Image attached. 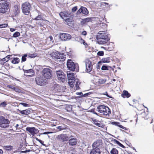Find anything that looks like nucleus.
<instances>
[{"mask_svg":"<svg viewBox=\"0 0 154 154\" xmlns=\"http://www.w3.org/2000/svg\"><path fill=\"white\" fill-rule=\"evenodd\" d=\"M10 8V3L6 0H2L0 1V13H5Z\"/></svg>","mask_w":154,"mask_h":154,"instance_id":"7ed1b4c3","label":"nucleus"},{"mask_svg":"<svg viewBox=\"0 0 154 154\" xmlns=\"http://www.w3.org/2000/svg\"><path fill=\"white\" fill-rule=\"evenodd\" d=\"M4 148L6 150H10L13 149V146L11 145L5 146H4Z\"/></svg>","mask_w":154,"mask_h":154,"instance_id":"f704fd0d","label":"nucleus"},{"mask_svg":"<svg viewBox=\"0 0 154 154\" xmlns=\"http://www.w3.org/2000/svg\"><path fill=\"white\" fill-rule=\"evenodd\" d=\"M35 20H42V16L40 15H38L34 19Z\"/></svg>","mask_w":154,"mask_h":154,"instance_id":"37998d69","label":"nucleus"},{"mask_svg":"<svg viewBox=\"0 0 154 154\" xmlns=\"http://www.w3.org/2000/svg\"><path fill=\"white\" fill-rule=\"evenodd\" d=\"M88 13V11L86 8L82 6L77 11L76 14L79 15L82 13L85 15H87Z\"/></svg>","mask_w":154,"mask_h":154,"instance_id":"2eb2a0df","label":"nucleus"},{"mask_svg":"<svg viewBox=\"0 0 154 154\" xmlns=\"http://www.w3.org/2000/svg\"><path fill=\"white\" fill-rule=\"evenodd\" d=\"M115 45L112 42H110L105 47L104 49L109 51L113 50L114 48Z\"/></svg>","mask_w":154,"mask_h":154,"instance_id":"aec40b11","label":"nucleus"},{"mask_svg":"<svg viewBox=\"0 0 154 154\" xmlns=\"http://www.w3.org/2000/svg\"><path fill=\"white\" fill-rule=\"evenodd\" d=\"M116 140V143H117V144H118L119 145V143H120V142Z\"/></svg>","mask_w":154,"mask_h":154,"instance_id":"338daca9","label":"nucleus"},{"mask_svg":"<svg viewBox=\"0 0 154 154\" xmlns=\"http://www.w3.org/2000/svg\"><path fill=\"white\" fill-rule=\"evenodd\" d=\"M67 66L68 69L71 71H75L77 72L79 70L78 64L77 63H74L72 60L69 59L67 62Z\"/></svg>","mask_w":154,"mask_h":154,"instance_id":"39448f33","label":"nucleus"},{"mask_svg":"<svg viewBox=\"0 0 154 154\" xmlns=\"http://www.w3.org/2000/svg\"><path fill=\"white\" fill-rule=\"evenodd\" d=\"M103 144L102 141L101 140L98 139L94 141L92 144L93 149H100V148L102 146Z\"/></svg>","mask_w":154,"mask_h":154,"instance_id":"f8f14e48","label":"nucleus"},{"mask_svg":"<svg viewBox=\"0 0 154 154\" xmlns=\"http://www.w3.org/2000/svg\"><path fill=\"white\" fill-rule=\"evenodd\" d=\"M106 81V80L105 79H99L98 82L99 84L100 85H101L105 83Z\"/></svg>","mask_w":154,"mask_h":154,"instance_id":"72a5a7b5","label":"nucleus"},{"mask_svg":"<svg viewBox=\"0 0 154 154\" xmlns=\"http://www.w3.org/2000/svg\"><path fill=\"white\" fill-rule=\"evenodd\" d=\"M111 124H112V125H115L116 126H118L119 128H121L123 129L126 130V128L123 126L122 125H120V123L115 122H111Z\"/></svg>","mask_w":154,"mask_h":154,"instance_id":"bb28decb","label":"nucleus"},{"mask_svg":"<svg viewBox=\"0 0 154 154\" xmlns=\"http://www.w3.org/2000/svg\"><path fill=\"white\" fill-rule=\"evenodd\" d=\"M11 56V55H8L7 56H6V57H5V59L6 62L10 60Z\"/></svg>","mask_w":154,"mask_h":154,"instance_id":"8fccbe9b","label":"nucleus"},{"mask_svg":"<svg viewBox=\"0 0 154 154\" xmlns=\"http://www.w3.org/2000/svg\"><path fill=\"white\" fill-rule=\"evenodd\" d=\"M35 79L36 84L41 86L45 85L47 83V80L44 79L43 77L41 76H37Z\"/></svg>","mask_w":154,"mask_h":154,"instance_id":"9d476101","label":"nucleus"},{"mask_svg":"<svg viewBox=\"0 0 154 154\" xmlns=\"http://www.w3.org/2000/svg\"><path fill=\"white\" fill-rule=\"evenodd\" d=\"M92 18L91 17H87L83 19L81 21V23L82 24H85L91 21Z\"/></svg>","mask_w":154,"mask_h":154,"instance_id":"393cba45","label":"nucleus"},{"mask_svg":"<svg viewBox=\"0 0 154 154\" xmlns=\"http://www.w3.org/2000/svg\"><path fill=\"white\" fill-rule=\"evenodd\" d=\"M121 96L123 98H129L131 96V95L127 91L124 90L122 93L121 94Z\"/></svg>","mask_w":154,"mask_h":154,"instance_id":"4be33fe9","label":"nucleus"},{"mask_svg":"<svg viewBox=\"0 0 154 154\" xmlns=\"http://www.w3.org/2000/svg\"><path fill=\"white\" fill-rule=\"evenodd\" d=\"M87 34V32L85 31H84L82 32V34L84 35H86Z\"/></svg>","mask_w":154,"mask_h":154,"instance_id":"4d7b16f0","label":"nucleus"},{"mask_svg":"<svg viewBox=\"0 0 154 154\" xmlns=\"http://www.w3.org/2000/svg\"><path fill=\"white\" fill-rule=\"evenodd\" d=\"M75 87H76V90H77L79 89L80 88L79 85L81 83V82H80L79 80L78 79H76L75 80Z\"/></svg>","mask_w":154,"mask_h":154,"instance_id":"c756f323","label":"nucleus"},{"mask_svg":"<svg viewBox=\"0 0 154 154\" xmlns=\"http://www.w3.org/2000/svg\"><path fill=\"white\" fill-rule=\"evenodd\" d=\"M69 139V137L66 134H60L57 137V140L62 142L67 141Z\"/></svg>","mask_w":154,"mask_h":154,"instance_id":"ddd939ff","label":"nucleus"},{"mask_svg":"<svg viewBox=\"0 0 154 154\" xmlns=\"http://www.w3.org/2000/svg\"><path fill=\"white\" fill-rule=\"evenodd\" d=\"M20 104L22 105L24 107H29V104L24 103H20Z\"/></svg>","mask_w":154,"mask_h":154,"instance_id":"09e8293b","label":"nucleus"},{"mask_svg":"<svg viewBox=\"0 0 154 154\" xmlns=\"http://www.w3.org/2000/svg\"><path fill=\"white\" fill-rule=\"evenodd\" d=\"M49 38H50L51 40H53V37L51 36H49Z\"/></svg>","mask_w":154,"mask_h":154,"instance_id":"69168bd1","label":"nucleus"},{"mask_svg":"<svg viewBox=\"0 0 154 154\" xmlns=\"http://www.w3.org/2000/svg\"><path fill=\"white\" fill-rule=\"evenodd\" d=\"M9 120L3 116H0V127L5 128L8 127L10 123Z\"/></svg>","mask_w":154,"mask_h":154,"instance_id":"6e6552de","label":"nucleus"},{"mask_svg":"<svg viewBox=\"0 0 154 154\" xmlns=\"http://www.w3.org/2000/svg\"><path fill=\"white\" fill-rule=\"evenodd\" d=\"M7 87L8 88L12 89V90H14L15 91H17V89H16V88L14 87L12 85H8L7 86Z\"/></svg>","mask_w":154,"mask_h":154,"instance_id":"79ce46f5","label":"nucleus"},{"mask_svg":"<svg viewBox=\"0 0 154 154\" xmlns=\"http://www.w3.org/2000/svg\"><path fill=\"white\" fill-rule=\"evenodd\" d=\"M77 9V6H75L73 7L72 9V12H75V11Z\"/></svg>","mask_w":154,"mask_h":154,"instance_id":"5fc2aeb1","label":"nucleus"},{"mask_svg":"<svg viewBox=\"0 0 154 154\" xmlns=\"http://www.w3.org/2000/svg\"><path fill=\"white\" fill-rule=\"evenodd\" d=\"M60 37L62 40L66 41L69 40L71 36L69 34L63 33L60 34Z\"/></svg>","mask_w":154,"mask_h":154,"instance_id":"f3484780","label":"nucleus"},{"mask_svg":"<svg viewBox=\"0 0 154 154\" xmlns=\"http://www.w3.org/2000/svg\"><path fill=\"white\" fill-rule=\"evenodd\" d=\"M7 104V102L6 101H4L0 104V106L3 107H6Z\"/></svg>","mask_w":154,"mask_h":154,"instance_id":"c03bdc74","label":"nucleus"},{"mask_svg":"<svg viewBox=\"0 0 154 154\" xmlns=\"http://www.w3.org/2000/svg\"><path fill=\"white\" fill-rule=\"evenodd\" d=\"M108 3H103V5H108Z\"/></svg>","mask_w":154,"mask_h":154,"instance_id":"0e129e2a","label":"nucleus"},{"mask_svg":"<svg viewBox=\"0 0 154 154\" xmlns=\"http://www.w3.org/2000/svg\"><path fill=\"white\" fill-rule=\"evenodd\" d=\"M86 65V71L87 72H90L93 68L91 61L89 59H86L85 61Z\"/></svg>","mask_w":154,"mask_h":154,"instance_id":"9b49d317","label":"nucleus"},{"mask_svg":"<svg viewBox=\"0 0 154 154\" xmlns=\"http://www.w3.org/2000/svg\"><path fill=\"white\" fill-rule=\"evenodd\" d=\"M11 62L14 64H17L19 63L20 59L18 57H14L10 59Z\"/></svg>","mask_w":154,"mask_h":154,"instance_id":"a878e982","label":"nucleus"},{"mask_svg":"<svg viewBox=\"0 0 154 154\" xmlns=\"http://www.w3.org/2000/svg\"><path fill=\"white\" fill-rule=\"evenodd\" d=\"M75 74L73 73H67V78L68 81H75L76 79L75 77Z\"/></svg>","mask_w":154,"mask_h":154,"instance_id":"412c9836","label":"nucleus"},{"mask_svg":"<svg viewBox=\"0 0 154 154\" xmlns=\"http://www.w3.org/2000/svg\"><path fill=\"white\" fill-rule=\"evenodd\" d=\"M27 54H25L22 57L21 59V60L22 62H24L26 60V57H27Z\"/></svg>","mask_w":154,"mask_h":154,"instance_id":"a19ab883","label":"nucleus"},{"mask_svg":"<svg viewBox=\"0 0 154 154\" xmlns=\"http://www.w3.org/2000/svg\"><path fill=\"white\" fill-rule=\"evenodd\" d=\"M119 146H120V147H122V148H125V146L120 143H119Z\"/></svg>","mask_w":154,"mask_h":154,"instance_id":"13d9d810","label":"nucleus"},{"mask_svg":"<svg viewBox=\"0 0 154 154\" xmlns=\"http://www.w3.org/2000/svg\"><path fill=\"white\" fill-rule=\"evenodd\" d=\"M101 69L103 70H106L108 69V67L106 66L103 65L101 67Z\"/></svg>","mask_w":154,"mask_h":154,"instance_id":"49530a36","label":"nucleus"},{"mask_svg":"<svg viewBox=\"0 0 154 154\" xmlns=\"http://www.w3.org/2000/svg\"><path fill=\"white\" fill-rule=\"evenodd\" d=\"M26 130L30 133L32 135L34 136L38 132V129L35 127H27L26 128Z\"/></svg>","mask_w":154,"mask_h":154,"instance_id":"dca6fc26","label":"nucleus"},{"mask_svg":"<svg viewBox=\"0 0 154 154\" xmlns=\"http://www.w3.org/2000/svg\"><path fill=\"white\" fill-rule=\"evenodd\" d=\"M20 6L19 5H15L14 6L13 11L14 15L16 16L18 15L20 12Z\"/></svg>","mask_w":154,"mask_h":154,"instance_id":"a211bd4d","label":"nucleus"},{"mask_svg":"<svg viewBox=\"0 0 154 154\" xmlns=\"http://www.w3.org/2000/svg\"><path fill=\"white\" fill-rule=\"evenodd\" d=\"M52 71L48 68H44L41 73L45 79H50L52 76Z\"/></svg>","mask_w":154,"mask_h":154,"instance_id":"423d86ee","label":"nucleus"},{"mask_svg":"<svg viewBox=\"0 0 154 154\" xmlns=\"http://www.w3.org/2000/svg\"><path fill=\"white\" fill-rule=\"evenodd\" d=\"M91 112L94 114H96L97 116H98V114L95 111L94 109L93 110L91 111Z\"/></svg>","mask_w":154,"mask_h":154,"instance_id":"bf43d9fd","label":"nucleus"},{"mask_svg":"<svg viewBox=\"0 0 154 154\" xmlns=\"http://www.w3.org/2000/svg\"><path fill=\"white\" fill-rule=\"evenodd\" d=\"M90 154H101L100 149H92L90 152Z\"/></svg>","mask_w":154,"mask_h":154,"instance_id":"b1692460","label":"nucleus"},{"mask_svg":"<svg viewBox=\"0 0 154 154\" xmlns=\"http://www.w3.org/2000/svg\"><path fill=\"white\" fill-rule=\"evenodd\" d=\"M66 109L68 112H70L72 110V108L71 106L67 105L66 106Z\"/></svg>","mask_w":154,"mask_h":154,"instance_id":"58836bf2","label":"nucleus"},{"mask_svg":"<svg viewBox=\"0 0 154 154\" xmlns=\"http://www.w3.org/2000/svg\"><path fill=\"white\" fill-rule=\"evenodd\" d=\"M27 56L28 57H30L31 58H35L37 56V54L36 53H33V54H30L29 53L28 54H27Z\"/></svg>","mask_w":154,"mask_h":154,"instance_id":"c9c22d12","label":"nucleus"},{"mask_svg":"<svg viewBox=\"0 0 154 154\" xmlns=\"http://www.w3.org/2000/svg\"><path fill=\"white\" fill-rule=\"evenodd\" d=\"M64 21L67 25L69 26H70L71 24V22L72 21V19L69 18H66L65 19H64Z\"/></svg>","mask_w":154,"mask_h":154,"instance_id":"c85d7f7f","label":"nucleus"},{"mask_svg":"<svg viewBox=\"0 0 154 154\" xmlns=\"http://www.w3.org/2000/svg\"><path fill=\"white\" fill-rule=\"evenodd\" d=\"M110 154H119L118 150L115 148H113L110 152Z\"/></svg>","mask_w":154,"mask_h":154,"instance_id":"2f4dec72","label":"nucleus"},{"mask_svg":"<svg viewBox=\"0 0 154 154\" xmlns=\"http://www.w3.org/2000/svg\"><path fill=\"white\" fill-rule=\"evenodd\" d=\"M65 56V55L60 54L58 52H53L52 54L53 58L58 62H63L64 61L66 58Z\"/></svg>","mask_w":154,"mask_h":154,"instance_id":"20e7f679","label":"nucleus"},{"mask_svg":"<svg viewBox=\"0 0 154 154\" xmlns=\"http://www.w3.org/2000/svg\"><path fill=\"white\" fill-rule=\"evenodd\" d=\"M36 140L37 141H38V142H39L40 143H41L42 145H44V142L42 140H41L39 139H38V138H36Z\"/></svg>","mask_w":154,"mask_h":154,"instance_id":"603ef678","label":"nucleus"},{"mask_svg":"<svg viewBox=\"0 0 154 154\" xmlns=\"http://www.w3.org/2000/svg\"><path fill=\"white\" fill-rule=\"evenodd\" d=\"M92 119L93 122L94 124H95H95H96V123H97L99 121H98L96 119Z\"/></svg>","mask_w":154,"mask_h":154,"instance_id":"6e6d98bb","label":"nucleus"},{"mask_svg":"<svg viewBox=\"0 0 154 154\" xmlns=\"http://www.w3.org/2000/svg\"><path fill=\"white\" fill-rule=\"evenodd\" d=\"M31 8L30 4L28 2H26L22 5V10L23 12L25 15H28L30 13V10Z\"/></svg>","mask_w":154,"mask_h":154,"instance_id":"0eeeda50","label":"nucleus"},{"mask_svg":"<svg viewBox=\"0 0 154 154\" xmlns=\"http://www.w3.org/2000/svg\"><path fill=\"white\" fill-rule=\"evenodd\" d=\"M29 151H30L29 150H26L25 151H21V152H22V153H26L27 152H28Z\"/></svg>","mask_w":154,"mask_h":154,"instance_id":"052dcab7","label":"nucleus"},{"mask_svg":"<svg viewBox=\"0 0 154 154\" xmlns=\"http://www.w3.org/2000/svg\"><path fill=\"white\" fill-rule=\"evenodd\" d=\"M8 24L6 23H4L0 25V26L1 28H5L7 26Z\"/></svg>","mask_w":154,"mask_h":154,"instance_id":"3c124183","label":"nucleus"},{"mask_svg":"<svg viewBox=\"0 0 154 154\" xmlns=\"http://www.w3.org/2000/svg\"><path fill=\"white\" fill-rule=\"evenodd\" d=\"M75 81H68V83L70 86V87L73 88L74 86L75 85Z\"/></svg>","mask_w":154,"mask_h":154,"instance_id":"4c0bfd02","label":"nucleus"},{"mask_svg":"<svg viewBox=\"0 0 154 154\" xmlns=\"http://www.w3.org/2000/svg\"><path fill=\"white\" fill-rule=\"evenodd\" d=\"M95 125L97 126L102 128H103L105 126V125L102 123L100 121H98L97 123L95 124Z\"/></svg>","mask_w":154,"mask_h":154,"instance_id":"473e14b6","label":"nucleus"},{"mask_svg":"<svg viewBox=\"0 0 154 154\" xmlns=\"http://www.w3.org/2000/svg\"><path fill=\"white\" fill-rule=\"evenodd\" d=\"M18 126H19V125H18V124H17L15 126V127H16V128H17V127H18Z\"/></svg>","mask_w":154,"mask_h":154,"instance_id":"774afa93","label":"nucleus"},{"mask_svg":"<svg viewBox=\"0 0 154 154\" xmlns=\"http://www.w3.org/2000/svg\"><path fill=\"white\" fill-rule=\"evenodd\" d=\"M20 35V33L18 32H16L13 35V37L14 38L17 37Z\"/></svg>","mask_w":154,"mask_h":154,"instance_id":"ea45409f","label":"nucleus"},{"mask_svg":"<svg viewBox=\"0 0 154 154\" xmlns=\"http://www.w3.org/2000/svg\"><path fill=\"white\" fill-rule=\"evenodd\" d=\"M97 109L98 112L105 117H108L110 116L111 111L108 106L100 105L97 107Z\"/></svg>","mask_w":154,"mask_h":154,"instance_id":"f03ea898","label":"nucleus"},{"mask_svg":"<svg viewBox=\"0 0 154 154\" xmlns=\"http://www.w3.org/2000/svg\"><path fill=\"white\" fill-rule=\"evenodd\" d=\"M56 74L58 79L63 82L66 79V75L61 70H59L56 71Z\"/></svg>","mask_w":154,"mask_h":154,"instance_id":"1a4fd4ad","label":"nucleus"},{"mask_svg":"<svg viewBox=\"0 0 154 154\" xmlns=\"http://www.w3.org/2000/svg\"><path fill=\"white\" fill-rule=\"evenodd\" d=\"M97 39L98 43L102 45L106 43L109 40L108 36L105 33V31H100L97 36Z\"/></svg>","mask_w":154,"mask_h":154,"instance_id":"f257e3e1","label":"nucleus"},{"mask_svg":"<svg viewBox=\"0 0 154 154\" xmlns=\"http://www.w3.org/2000/svg\"><path fill=\"white\" fill-rule=\"evenodd\" d=\"M110 62L109 57L103 58L98 63L100 64L101 62L103 63H109Z\"/></svg>","mask_w":154,"mask_h":154,"instance_id":"cd10ccee","label":"nucleus"},{"mask_svg":"<svg viewBox=\"0 0 154 154\" xmlns=\"http://www.w3.org/2000/svg\"><path fill=\"white\" fill-rule=\"evenodd\" d=\"M60 16L63 19H65L66 18L68 17L69 15V14L68 12L66 11L61 12L59 13Z\"/></svg>","mask_w":154,"mask_h":154,"instance_id":"6ab92c4d","label":"nucleus"},{"mask_svg":"<svg viewBox=\"0 0 154 154\" xmlns=\"http://www.w3.org/2000/svg\"><path fill=\"white\" fill-rule=\"evenodd\" d=\"M19 112L22 115H28L31 113V111L29 109L20 110H18Z\"/></svg>","mask_w":154,"mask_h":154,"instance_id":"5701e85b","label":"nucleus"},{"mask_svg":"<svg viewBox=\"0 0 154 154\" xmlns=\"http://www.w3.org/2000/svg\"><path fill=\"white\" fill-rule=\"evenodd\" d=\"M97 55L99 56H103L104 55V52L103 51H99L97 52Z\"/></svg>","mask_w":154,"mask_h":154,"instance_id":"a18cd8bd","label":"nucleus"},{"mask_svg":"<svg viewBox=\"0 0 154 154\" xmlns=\"http://www.w3.org/2000/svg\"><path fill=\"white\" fill-rule=\"evenodd\" d=\"M24 73L33 74L34 73V70L32 69H30L28 70L23 69Z\"/></svg>","mask_w":154,"mask_h":154,"instance_id":"7c9ffc66","label":"nucleus"},{"mask_svg":"<svg viewBox=\"0 0 154 154\" xmlns=\"http://www.w3.org/2000/svg\"><path fill=\"white\" fill-rule=\"evenodd\" d=\"M10 30L11 32H13L15 30V29L14 28H10Z\"/></svg>","mask_w":154,"mask_h":154,"instance_id":"680f3d73","label":"nucleus"},{"mask_svg":"<svg viewBox=\"0 0 154 154\" xmlns=\"http://www.w3.org/2000/svg\"><path fill=\"white\" fill-rule=\"evenodd\" d=\"M57 128L59 129L60 131H61L66 129V127H65L64 128H63L62 126H59L57 127Z\"/></svg>","mask_w":154,"mask_h":154,"instance_id":"de8ad7c7","label":"nucleus"},{"mask_svg":"<svg viewBox=\"0 0 154 154\" xmlns=\"http://www.w3.org/2000/svg\"><path fill=\"white\" fill-rule=\"evenodd\" d=\"M70 138L68 140V143L69 146H74L76 145L77 143V139L71 135L69 137Z\"/></svg>","mask_w":154,"mask_h":154,"instance_id":"4468645a","label":"nucleus"},{"mask_svg":"<svg viewBox=\"0 0 154 154\" xmlns=\"http://www.w3.org/2000/svg\"><path fill=\"white\" fill-rule=\"evenodd\" d=\"M5 61L6 62L5 58H4L2 59H1V60L0 61V62H1V64H3L5 63Z\"/></svg>","mask_w":154,"mask_h":154,"instance_id":"864d4df0","label":"nucleus"},{"mask_svg":"<svg viewBox=\"0 0 154 154\" xmlns=\"http://www.w3.org/2000/svg\"><path fill=\"white\" fill-rule=\"evenodd\" d=\"M100 25V27H101L103 29H104V31H105V32L107 31L106 28L107 27V25L105 23H102Z\"/></svg>","mask_w":154,"mask_h":154,"instance_id":"e433bc0d","label":"nucleus"},{"mask_svg":"<svg viewBox=\"0 0 154 154\" xmlns=\"http://www.w3.org/2000/svg\"><path fill=\"white\" fill-rule=\"evenodd\" d=\"M3 151L2 149H0V154H3Z\"/></svg>","mask_w":154,"mask_h":154,"instance_id":"e2e57ef3","label":"nucleus"}]
</instances>
